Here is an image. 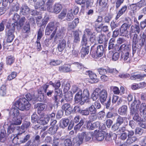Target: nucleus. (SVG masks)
Returning a JSON list of instances; mask_svg holds the SVG:
<instances>
[{
  "mask_svg": "<svg viewBox=\"0 0 146 146\" xmlns=\"http://www.w3.org/2000/svg\"><path fill=\"white\" fill-rule=\"evenodd\" d=\"M139 100H135L129 107L130 114L133 116V119L137 122L143 121V119L139 115V109L141 104Z\"/></svg>",
  "mask_w": 146,
  "mask_h": 146,
  "instance_id": "obj_1",
  "label": "nucleus"
},
{
  "mask_svg": "<svg viewBox=\"0 0 146 146\" xmlns=\"http://www.w3.org/2000/svg\"><path fill=\"white\" fill-rule=\"evenodd\" d=\"M92 136V133L84 132L79 134L78 137L73 138L72 141L75 146H79L83 142V140L86 141L90 140Z\"/></svg>",
  "mask_w": 146,
  "mask_h": 146,
  "instance_id": "obj_2",
  "label": "nucleus"
},
{
  "mask_svg": "<svg viewBox=\"0 0 146 146\" xmlns=\"http://www.w3.org/2000/svg\"><path fill=\"white\" fill-rule=\"evenodd\" d=\"M107 91L103 89L101 90L99 88L96 89L92 95V97L93 100H96L98 98L101 103L102 104L106 101L108 96Z\"/></svg>",
  "mask_w": 146,
  "mask_h": 146,
  "instance_id": "obj_3",
  "label": "nucleus"
},
{
  "mask_svg": "<svg viewBox=\"0 0 146 146\" xmlns=\"http://www.w3.org/2000/svg\"><path fill=\"white\" fill-rule=\"evenodd\" d=\"M14 105L16 108L22 111L29 110L31 108V104L26 101L25 98L19 99Z\"/></svg>",
  "mask_w": 146,
  "mask_h": 146,
  "instance_id": "obj_4",
  "label": "nucleus"
},
{
  "mask_svg": "<svg viewBox=\"0 0 146 146\" xmlns=\"http://www.w3.org/2000/svg\"><path fill=\"white\" fill-rule=\"evenodd\" d=\"M104 49L103 46L102 45H98L95 44L91 48L90 52V54L92 56H97L98 57H101L104 54Z\"/></svg>",
  "mask_w": 146,
  "mask_h": 146,
  "instance_id": "obj_5",
  "label": "nucleus"
},
{
  "mask_svg": "<svg viewBox=\"0 0 146 146\" xmlns=\"http://www.w3.org/2000/svg\"><path fill=\"white\" fill-rule=\"evenodd\" d=\"M23 133L21 131V133H18L16 136L14 137L13 139V141L17 139V143L19 144L24 143L27 142L30 139L31 137L30 135L28 134L25 135V134H23Z\"/></svg>",
  "mask_w": 146,
  "mask_h": 146,
  "instance_id": "obj_6",
  "label": "nucleus"
},
{
  "mask_svg": "<svg viewBox=\"0 0 146 146\" xmlns=\"http://www.w3.org/2000/svg\"><path fill=\"white\" fill-rule=\"evenodd\" d=\"M53 3L51 4L46 7L47 10L49 12L56 14H58L61 11L62 9V5L59 3H55L53 5Z\"/></svg>",
  "mask_w": 146,
  "mask_h": 146,
  "instance_id": "obj_7",
  "label": "nucleus"
},
{
  "mask_svg": "<svg viewBox=\"0 0 146 146\" xmlns=\"http://www.w3.org/2000/svg\"><path fill=\"white\" fill-rule=\"evenodd\" d=\"M101 107V105L100 102L97 101H96L94 104L91 105L88 108L89 113L91 115H97L98 110Z\"/></svg>",
  "mask_w": 146,
  "mask_h": 146,
  "instance_id": "obj_8",
  "label": "nucleus"
},
{
  "mask_svg": "<svg viewBox=\"0 0 146 146\" xmlns=\"http://www.w3.org/2000/svg\"><path fill=\"white\" fill-rule=\"evenodd\" d=\"M130 25V24L126 23L123 24L120 28V35L125 37L128 36L129 34L128 29L129 28Z\"/></svg>",
  "mask_w": 146,
  "mask_h": 146,
  "instance_id": "obj_9",
  "label": "nucleus"
},
{
  "mask_svg": "<svg viewBox=\"0 0 146 146\" xmlns=\"http://www.w3.org/2000/svg\"><path fill=\"white\" fill-rule=\"evenodd\" d=\"M55 28L57 27V29L56 31V34L55 38V41L60 39L63 36V29L62 27H60V23L57 22L55 24Z\"/></svg>",
  "mask_w": 146,
  "mask_h": 146,
  "instance_id": "obj_10",
  "label": "nucleus"
},
{
  "mask_svg": "<svg viewBox=\"0 0 146 146\" xmlns=\"http://www.w3.org/2000/svg\"><path fill=\"white\" fill-rule=\"evenodd\" d=\"M6 25V28L9 29H13V26H12V25L10 23V21L7 19H4L0 23V32L3 31L4 29V25Z\"/></svg>",
  "mask_w": 146,
  "mask_h": 146,
  "instance_id": "obj_11",
  "label": "nucleus"
},
{
  "mask_svg": "<svg viewBox=\"0 0 146 146\" xmlns=\"http://www.w3.org/2000/svg\"><path fill=\"white\" fill-rule=\"evenodd\" d=\"M126 131H127V129L125 127L122 126L120 127L118 131L117 134H121L119 137L121 140L124 141L126 139L127 136Z\"/></svg>",
  "mask_w": 146,
  "mask_h": 146,
  "instance_id": "obj_12",
  "label": "nucleus"
},
{
  "mask_svg": "<svg viewBox=\"0 0 146 146\" xmlns=\"http://www.w3.org/2000/svg\"><path fill=\"white\" fill-rule=\"evenodd\" d=\"M25 19V17H22L20 19L19 23L17 22H15V23H12L11 24L12 26H13V29H15V28H16L18 30H20L24 25Z\"/></svg>",
  "mask_w": 146,
  "mask_h": 146,
  "instance_id": "obj_13",
  "label": "nucleus"
},
{
  "mask_svg": "<svg viewBox=\"0 0 146 146\" xmlns=\"http://www.w3.org/2000/svg\"><path fill=\"white\" fill-rule=\"evenodd\" d=\"M105 131L101 130L97 131H95L94 133V137L96 138L97 140L101 141H102L104 138V134Z\"/></svg>",
  "mask_w": 146,
  "mask_h": 146,
  "instance_id": "obj_14",
  "label": "nucleus"
},
{
  "mask_svg": "<svg viewBox=\"0 0 146 146\" xmlns=\"http://www.w3.org/2000/svg\"><path fill=\"white\" fill-rule=\"evenodd\" d=\"M100 123L98 121H96L93 123H91L90 121H88L86 127L88 129L94 130L96 128L99 127Z\"/></svg>",
  "mask_w": 146,
  "mask_h": 146,
  "instance_id": "obj_15",
  "label": "nucleus"
},
{
  "mask_svg": "<svg viewBox=\"0 0 146 146\" xmlns=\"http://www.w3.org/2000/svg\"><path fill=\"white\" fill-rule=\"evenodd\" d=\"M62 109L65 111L66 115H68L71 114L72 111V108L70 105L68 103L64 104L62 106Z\"/></svg>",
  "mask_w": 146,
  "mask_h": 146,
  "instance_id": "obj_16",
  "label": "nucleus"
},
{
  "mask_svg": "<svg viewBox=\"0 0 146 146\" xmlns=\"http://www.w3.org/2000/svg\"><path fill=\"white\" fill-rule=\"evenodd\" d=\"M15 29H9L7 33V42H11L13 40L15 36L14 33Z\"/></svg>",
  "mask_w": 146,
  "mask_h": 146,
  "instance_id": "obj_17",
  "label": "nucleus"
},
{
  "mask_svg": "<svg viewBox=\"0 0 146 146\" xmlns=\"http://www.w3.org/2000/svg\"><path fill=\"white\" fill-rule=\"evenodd\" d=\"M18 109L17 108L14 107L11 109L9 112L10 118L20 116L19 112Z\"/></svg>",
  "mask_w": 146,
  "mask_h": 146,
  "instance_id": "obj_18",
  "label": "nucleus"
},
{
  "mask_svg": "<svg viewBox=\"0 0 146 146\" xmlns=\"http://www.w3.org/2000/svg\"><path fill=\"white\" fill-rule=\"evenodd\" d=\"M45 3V1L44 0H39L35 5V9H39L41 11L44 10L45 9L44 7Z\"/></svg>",
  "mask_w": 146,
  "mask_h": 146,
  "instance_id": "obj_19",
  "label": "nucleus"
},
{
  "mask_svg": "<svg viewBox=\"0 0 146 146\" xmlns=\"http://www.w3.org/2000/svg\"><path fill=\"white\" fill-rule=\"evenodd\" d=\"M116 118V123L118 124L119 126H120L122 124L125 123V120L127 119V117H122L119 115L117 114L115 116Z\"/></svg>",
  "mask_w": 146,
  "mask_h": 146,
  "instance_id": "obj_20",
  "label": "nucleus"
},
{
  "mask_svg": "<svg viewBox=\"0 0 146 146\" xmlns=\"http://www.w3.org/2000/svg\"><path fill=\"white\" fill-rule=\"evenodd\" d=\"M62 139L59 136V135H54L52 145L53 146H58L61 143Z\"/></svg>",
  "mask_w": 146,
  "mask_h": 146,
  "instance_id": "obj_21",
  "label": "nucleus"
},
{
  "mask_svg": "<svg viewBox=\"0 0 146 146\" xmlns=\"http://www.w3.org/2000/svg\"><path fill=\"white\" fill-rule=\"evenodd\" d=\"M19 130L21 131V128L20 127L15 126L11 124L7 128V134L9 135L13 132L15 130Z\"/></svg>",
  "mask_w": 146,
  "mask_h": 146,
  "instance_id": "obj_22",
  "label": "nucleus"
},
{
  "mask_svg": "<svg viewBox=\"0 0 146 146\" xmlns=\"http://www.w3.org/2000/svg\"><path fill=\"white\" fill-rule=\"evenodd\" d=\"M82 100L85 102L88 103L90 102L89 94L87 90H84L82 92Z\"/></svg>",
  "mask_w": 146,
  "mask_h": 146,
  "instance_id": "obj_23",
  "label": "nucleus"
},
{
  "mask_svg": "<svg viewBox=\"0 0 146 146\" xmlns=\"http://www.w3.org/2000/svg\"><path fill=\"white\" fill-rule=\"evenodd\" d=\"M140 31V29L138 25H132L130 28L129 34L130 35H132L133 33L139 34Z\"/></svg>",
  "mask_w": 146,
  "mask_h": 146,
  "instance_id": "obj_24",
  "label": "nucleus"
},
{
  "mask_svg": "<svg viewBox=\"0 0 146 146\" xmlns=\"http://www.w3.org/2000/svg\"><path fill=\"white\" fill-rule=\"evenodd\" d=\"M81 100H82V90H79L75 96L74 100L76 103L78 104Z\"/></svg>",
  "mask_w": 146,
  "mask_h": 146,
  "instance_id": "obj_25",
  "label": "nucleus"
},
{
  "mask_svg": "<svg viewBox=\"0 0 146 146\" xmlns=\"http://www.w3.org/2000/svg\"><path fill=\"white\" fill-rule=\"evenodd\" d=\"M10 119L12 121V124L14 125H20L21 123L22 118L20 116L16 117Z\"/></svg>",
  "mask_w": 146,
  "mask_h": 146,
  "instance_id": "obj_26",
  "label": "nucleus"
},
{
  "mask_svg": "<svg viewBox=\"0 0 146 146\" xmlns=\"http://www.w3.org/2000/svg\"><path fill=\"white\" fill-rule=\"evenodd\" d=\"M70 68V65L69 64H67L59 67V70L61 72H67L71 70Z\"/></svg>",
  "mask_w": 146,
  "mask_h": 146,
  "instance_id": "obj_27",
  "label": "nucleus"
},
{
  "mask_svg": "<svg viewBox=\"0 0 146 146\" xmlns=\"http://www.w3.org/2000/svg\"><path fill=\"white\" fill-rule=\"evenodd\" d=\"M69 123V120L67 118H62L60 121L59 126L60 127L64 129L68 125Z\"/></svg>",
  "mask_w": 146,
  "mask_h": 146,
  "instance_id": "obj_28",
  "label": "nucleus"
},
{
  "mask_svg": "<svg viewBox=\"0 0 146 146\" xmlns=\"http://www.w3.org/2000/svg\"><path fill=\"white\" fill-rule=\"evenodd\" d=\"M79 23V20L78 18H76L73 20L72 22L68 24V29L70 30L74 29L77 26Z\"/></svg>",
  "mask_w": 146,
  "mask_h": 146,
  "instance_id": "obj_29",
  "label": "nucleus"
},
{
  "mask_svg": "<svg viewBox=\"0 0 146 146\" xmlns=\"http://www.w3.org/2000/svg\"><path fill=\"white\" fill-rule=\"evenodd\" d=\"M127 6L126 5H125L122 6L117 13L116 19H118L119 17L124 13L127 11Z\"/></svg>",
  "mask_w": 146,
  "mask_h": 146,
  "instance_id": "obj_30",
  "label": "nucleus"
},
{
  "mask_svg": "<svg viewBox=\"0 0 146 146\" xmlns=\"http://www.w3.org/2000/svg\"><path fill=\"white\" fill-rule=\"evenodd\" d=\"M89 46L82 47L80 51L81 56L82 58H84L86 55L88 54L89 52Z\"/></svg>",
  "mask_w": 146,
  "mask_h": 146,
  "instance_id": "obj_31",
  "label": "nucleus"
},
{
  "mask_svg": "<svg viewBox=\"0 0 146 146\" xmlns=\"http://www.w3.org/2000/svg\"><path fill=\"white\" fill-rule=\"evenodd\" d=\"M26 101L29 102V101H32L33 103H35V101L37 100V98L35 96L34 94L32 95L30 94H27L26 95Z\"/></svg>",
  "mask_w": 146,
  "mask_h": 146,
  "instance_id": "obj_32",
  "label": "nucleus"
},
{
  "mask_svg": "<svg viewBox=\"0 0 146 146\" xmlns=\"http://www.w3.org/2000/svg\"><path fill=\"white\" fill-rule=\"evenodd\" d=\"M30 9L27 5H23L20 9V12L24 15H26L29 13Z\"/></svg>",
  "mask_w": 146,
  "mask_h": 146,
  "instance_id": "obj_33",
  "label": "nucleus"
},
{
  "mask_svg": "<svg viewBox=\"0 0 146 146\" xmlns=\"http://www.w3.org/2000/svg\"><path fill=\"white\" fill-rule=\"evenodd\" d=\"M66 46V42L64 40L60 41L58 44L57 48L59 52H62L65 48Z\"/></svg>",
  "mask_w": 146,
  "mask_h": 146,
  "instance_id": "obj_34",
  "label": "nucleus"
},
{
  "mask_svg": "<svg viewBox=\"0 0 146 146\" xmlns=\"http://www.w3.org/2000/svg\"><path fill=\"white\" fill-rule=\"evenodd\" d=\"M127 109V106L125 105H123L119 109V114L121 115H124L126 114Z\"/></svg>",
  "mask_w": 146,
  "mask_h": 146,
  "instance_id": "obj_35",
  "label": "nucleus"
},
{
  "mask_svg": "<svg viewBox=\"0 0 146 146\" xmlns=\"http://www.w3.org/2000/svg\"><path fill=\"white\" fill-rule=\"evenodd\" d=\"M6 131L4 128L0 130V141L4 142L6 140Z\"/></svg>",
  "mask_w": 146,
  "mask_h": 146,
  "instance_id": "obj_36",
  "label": "nucleus"
},
{
  "mask_svg": "<svg viewBox=\"0 0 146 146\" xmlns=\"http://www.w3.org/2000/svg\"><path fill=\"white\" fill-rule=\"evenodd\" d=\"M88 75L89 76L90 78L91 79L90 82L92 83H96L98 82V80L97 79L96 75L91 71V72Z\"/></svg>",
  "mask_w": 146,
  "mask_h": 146,
  "instance_id": "obj_37",
  "label": "nucleus"
},
{
  "mask_svg": "<svg viewBox=\"0 0 146 146\" xmlns=\"http://www.w3.org/2000/svg\"><path fill=\"white\" fill-rule=\"evenodd\" d=\"M130 49L128 45H127L125 44L121 45L118 50V51H121V52H130Z\"/></svg>",
  "mask_w": 146,
  "mask_h": 146,
  "instance_id": "obj_38",
  "label": "nucleus"
},
{
  "mask_svg": "<svg viewBox=\"0 0 146 146\" xmlns=\"http://www.w3.org/2000/svg\"><path fill=\"white\" fill-rule=\"evenodd\" d=\"M58 128V125L51 126L48 129V133L51 135H53L56 132Z\"/></svg>",
  "mask_w": 146,
  "mask_h": 146,
  "instance_id": "obj_39",
  "label": "nucleus"
},
{
  "mask_svg": "<svg viewBox=\"0 0 146 146\" xmlns=\"http://www.w3.org/2000/svg\"><path fill=\"white\" fill-rule=\"evenodd\" d=\"M130 52H121V58L124 61H126L129 58L130 56Z\"/></svg>",
  "mask_w": 146,
  "mask_h": 146,
  "instance_id": "obj_40",
  "label": "nucleus"
},
{
  "mask_svg": "<svg viewBox=\"0 0 146 146\" xmlns=\"http://www.w3.org/2000/svg\"><path fill=\"white\" fill-rule=\"evenodd\" d=\"M65 100L67 102H70L73 99L72 93L70 91H69L65 94Z\"/></svg>",
  "mask_w": 146,
  "mask_h": 146,
  "instance_id": "obj_41",
  "label": "nucleus"
},
{
  "mask_svg": "<svg viewBox=\"0 0 146 146\" xmlns=\"http://www.w3.org/2000/svg\"><path fill=\"white\" fill-rule=\"evenodd\" d=\"M49 120V118L41 117L37 120V123L42 124L45 125L48 123Z\"/></svg>",
  "mask_w": 146,
  "mask_h": 146,
  "instance_id": "obj_42",
  "label": "nucleus"
},
{
  "mask_svg": "<svg viewBox=\"0 0 146 146\" xmlns=\"http://www.w3.org/2000/svg\"><path fill=\"white\" fill-rule=\"evenodd\" d=\"M31 123L30 122L25 121L24 123L22 124L21 128V129H22L23 131H22L23 133L25 132V130L29 127Z\"/></svg>",
  "mask_w": 146,
  "mask_h": 146,
  "instance_id": "obj_43",
  "label": "nucleus"
},
{
  "mask_svg": "<svg viewBox=\"0 0 146 146\" xmlns=\"http://www.w3.org/2000/svg\"><path fill=\"white\" fill-rule=\"evenodd\" d=\"M40 136L38 135H35L32 143L35 144L36 146H38L40 143Z\"/></svg>",
  "mask_w": 146,
  "mask_h": 146,
  "instance_id": "obj_44",
  "label": "nucleus"
},
{
  "mask_svg": "<svg viewBox=\"0 0 146 146\" xmlns=\"http://www.w3.org/2000/svg\"><path fill=\"white\" fill-rule=\"evenodd\" d=\"M48 86V85L46 84L44 85L38 90V93H42V92L46 93Z\"/></svg>",
  "mask_w": 146,
  "mask_h": 146,
  "instance_id": "obj_45",
  "label": "nucleus"
},
{
  "mask_svg": "<svg viewBox=\"0 0 146 146\" xmlns=\"http://www.w3.org/2000/svg\"><path fill=\"white\" fill-rule=\"evenodd\" d=\"M137 139V138L135 136H133V137H127V139L126 141V143L130 145L135 141Z\"/></svg>",
  "mask_w": 146,
  "mask_h": 146,
  "instance_id": "obj_46",
  "label": "nucleus"
},
{
  "mask_svg": "<svg viewBox=\"0 0 146 146\" xmlns=\"http://www.w3.org/2000/svg\"><path fill=\"white\" fill-rule=\"evenodd\" d=\"M14 57L11 56H8L6 58V62L7 64L11 65L14 61Z\"/></svg>",
  "mask_w": 146,
  "mask_h": 146,
  "instance_id": "obj_47",
  "label": "nucleus"
},
{
  "mask_svg": "<svg viewBox=\"0 0 146 146\" xmlns=\"http://www.w3.org/2000/svg\"><path fill=\"white\" fill-rule=\"evenodd\" d=\"M106 41V36L104 35L101 34L99 35L98 41L99 43H102Z\"/></svg>",
  "mask_w": 146,
  "mask_h": 146,
  "instance_id": "obj_48",
  "label": "nucleus"
},
{
  "mask_svg": "<svg viewBox=\"0 0 146 146\" xmlns=\"http://www.w3.org/2000/svg\"><path fill=\"white\" fill-rule=\"evenodd\" d=\"M84 122V121L83 119H81L80 122L77 124H76L74 127V129L75 130H79L81 127L83 125Z\"/></svg>",
  "mask_w": 146,
  "mask_h": 146,
  "instance_id": "obj_49",
  "label": "nucleus"
},
{
  "mask_svg": "<svg viewBox=\"0 0 146 146\" xmlns=\"http://www.w3.org/2000/svg\"><path fill=\"white\" fill-rule=\"evenodd\" d=\"M73 35L74 37V42L76 43L79 42L80 40V38L78 32L77 31L74 32Z\"/></svg>",
  "mask_w": 146,
  "mask_h": 146,
  "instance_id": "obj_50",
  "label": "nucleus"
},
{
  "mask_svg": "<svg viewBox=\"0 0 146 146\" xmlns=\"http://www.w3.org/2000/svg\"><path fill=\"white\" fill-rule=\"evenodd\" d=\"M139 111L140 115L143 114L144 113L146 112V104L145 103H142L141 105L139 108Z\"/></svg>",
  "mask_w": 146,
  "mask_h": 146,
  "instance_id": "obj_51",
  "label": "nucleus"
},
{
  "mask_svg": "<svg viewBox=\"0 0 146 146\" xmlns=\"http://www.w3.org/2000/svg\"><path fill=\"white\" fill-rule=\"evenodd\" d=\"M19 9V4L18 3H13L12 4L11 10L13 11H17Z\"/></svg>",
  "mask_w": 146,
  "mask_h": 146,
  "instance_id": "obj_52",
  "label": "nucleus"
},
{
  "mask_svg": "<svg viewBox=\"0 0 146 146\" xmlns=\"http://www.w3.org/2000/svg\"><path fill=\"white\" fill-rule=\"evenodd\" d=\"M88 38L86 34H84L83 35L82 40V44L83 46H86L88 42Z\"/></svg>",
  "mask_w": 146,
  "mask_h": 146,
  "instance_id": "obj_53",
  "label": "nucleus"
},
{
  "mask_svg": "<svg viewBox=\"0 0 146 146\" xmlns=\"http://www.w3.org/2000/svg\"><path fill=\"white\" fill-rule=\"evenodd\" d=\"M106 71L107 73H108L112 74H117L118 73V71L116 69L110 68L108 67L107 68Z\"/></svg>",
  "mask_w": 146,
  "mask_h": 146,
  "instance_id": "obj_54",
  "label": "nucleus"
},
{
  "mask_svg": "<svg viewBox=\"0 0 146 146\" xmlns=\"http://www.w3.org/2000/svg\"><path fill=\"white\" fill-rule=\"evenodd\" d=\"M6 95V86L4 85H2L0 88V95L3 96Z\"/></svg>",
  "mask_w": 146,
  "mask_h": 146,
  "instance_id": "obj_55",
  "label": "nucleus"
},
{
  "mask_svg": "<svg viewBox=\"0 0 146 146\" xmlns=\"http://www.w3.org/2000/svg\"><path fill=\"white\" fill-rule=\"evenodd\" d=\"M61 85L60 82L59 81H57L55 83H52V85L54 88L55 90V92L58 94V91L59 90H58V88L60 87Z\"/></svg>",
  "mask_w": 146,
  "mask_h": 146,
  "instance_id": "obj_56",
  "label": "nucleus"
},
{
  "mask_svg": "<svg viewBox=\"0 0 146 146\" xmlns=\"http://www.w3.org/2000/svg\"><path fill=\"white\" fill-rule=\"evenodd\" d=\"M17 73L15 72H12L11 74H9L7 77V79L9 80H11L15 78L17 76Z\"/></svg>",
  "mask_w": 146,
  "mask_h": 146,
  "instance_id": "obj_57",
  "label": "nucleus"
},
{
  "mask_svg": "<svg viewBox=\"0 0 146 146\" xmlns=\"http://www.w3.org/2000/svg\"><path fill=\"white\" fill-rule=\"evenodd\" d=\"M46 105L45 104H37V110L38 112L39 111L43 110L46 108Z\"/></svg>",
  "mask_w": 146,
  "mask_h": 146,
  "instance_id": "obj_58",
  "label": "nucleus"
},
{
  "mask_svg": "<svg viewBox=\"0 0 146 146\" xmlns=\"http://www.w3.org/2000/svg\"><path fill=\"white\" fill-rule=\"evenodd\" d=\"M43 31L44 29L43 27H42V28H40V29L38 33L37 40H40L41 38L42 37L43 35L42 32Z\"/></svg>",
  "mask_w": 146,
  "mask_h": 146,
  "instance_id": "obj_59",
  "label": "nucleus"
},
{
  "mask_svg": "<svg viewBox=\"0 0 146 146\" xmlns=\"http://www.w3.org/2000/svg\"><path fill=\"white\" fill-rule=\"evenodd\" d=\"M97 70L99 74L100 75H104L107 74L106 69H104L103 68L101 67L98 68Z\"/></svg>",
  "mask_w": 146,
  "mask_h": 146,
  "instance_id": "obj_60",
  "label": "nucleus"
},
{
  "mask_svg": "<svg viewBox=\"0 0 146 146\" xmlns=\"http://www.w3.org/2000/svg\"><path fill=\"white\" fill-rule=\"evenodd\" d=\"M56 23L52 22L48 24L47 27L50 29L51 31H52L54 30V28H55V24Z\"/></svg>",
  "mask_w": 146,
  "mask_h": 146,
  "instance_id": "obj_61",
  "label": "nucleus"
},
{
  "mask_svg": "<svg viewBox=\"0 0 146 146\" xmlns=\"http://www.w3.org/2000/svg\"><path fill=\"white\" fill-rule=\"evenodd\" d=\"M136 4L137 7L140 9L145 5V0H141Z\"/></svg>",
  "mask_w": 146,
  "mask_h": 146,
  "instance_id": "obj_62",
  "label": "nucleus"
},
{
  "mask_svg": "<svg viewBox=\"0 0 146 146\" xmlns=\"http://www.w3.org/2000/svg\"><path fill=\"white\" fill-rule=\"evenodd\" d=\"M107 0H100L99 4L100 5L102 6V7H105L107 5Z\"/></svg>",
  "mask_w": 146,
  "mask_h": 146,
  "instance_id": "obj_63",
  "label": "nucleus"
},
{
  "mask_svg": "<svg viewBox=\"0 0 146 146\" xmlns=\"http://www.w3.org/2000/svg\"><path fill=\"white\" fill-rule=\"evenodd\" d=\"M66 13L67 11L66 10H63L59 15L58 18L59 19H62L65 17Z\"/></svg>",
  "mask_w": 146,
  "mask_h": 146,
  "instance_id": "obj_64",
  "label": "nucleus"
}]
</instances>
